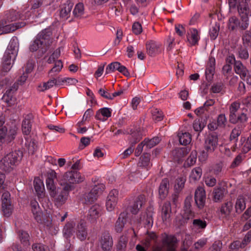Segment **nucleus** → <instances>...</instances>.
I'll return each mask as SVG.
<instances>
[{"mask_svg":"<svg viewBox=\"0 0 251 251\" xmlns=\"http://www.w3.org/2000/svg\"><path fill=\"white\" fill-rule=\"evenodd\" d=\"M42 5V2L39 1H36L32 6L31 10L32 12L33 13L34 15L32 16V18L34 19V18H37L39 16V15L42 13L41 10L39 9V8Z\"/></svg>","mask_w":251,"mask_h":251,"instance_id":"nucleus-41","label":"nucleus"},{"mask_svg":"<svg viewBox=\"0 0 251 251\" xmlns=\"http://www.w3.org/2000/svg\"><path fill=\"white\" fill-rule=\"evenodd\" d=\"M206 226V223L204 220L198 219H195L193 222L192 228L196 232H200L204 229Z\"/></svg>","mask_w":251,"mask_h":251,"instance_id":"nucleus-29","label":"nucleus"},{"mask_svg":"<svg viewBox=\"0 0 251 251\" xmlns=\"http://www.w3.org/2000/svg\"><path fill=\"white\" fill-rule=\"evenodd\" d=\"M31 129V122L29 119H25L22 123V131L25 135H28Z\"/></svg>","mask_w":251,"mask_h":251,"instance_id":"nucleus-40","label":"nucleus"},{"mask_svg":"<svg viewBox=\"0 0 251 251\" xmlns=\"http://www.w3.org/2000/svg\"><path fill=\"white\" fill-rule=\"evenodd\" d=\"M53 63H54V65L49 72V74L51 75H55L59 73L63 66V63L61 60H56Z\"/></svg>","mask_w":251,"mask_h":251,"instance_id":"nucleus-37","label":"nucleus"},{"mask_svg":"<svg viewBox=\"0 0 251 251\" xmlns=\"http://www.w3.org/2000/svg\"><path fill=\"white\" fill-rule=\"evenodd\" d=\"M104 189L102 184L96 185L90 191L85 193L82 196V200L88 204L96 201Z\"/></svg>","mask_w":251,"mask_h":251,"instance_id":"nucleus-10","label":"nucleus"},{"mask_svg":"<svg viewBox=\"0 0 251 251\" xmlns=\"http://www.w3.org/2000/svg\"><path fill=\"white\" fill-rule=\"evenodd\" d=\"M25 145L28 153L30 154H34L38 149V143L34 139H31L29 141L27 140Z\"/></svg>","mask_w":251,"mask_h":251,"instance_id":"nucleus-33","label":"nucleus"},{"mask_svg":"<svg viewBox=\"0 0 251 251\" xmlns=\"http://www.w3.org/2000/svg\"><path fill=\"white\" fill-rule=\"evenodd\" d=\"M232 207V203L230 201L222 205L220 209V217L222 218H227L230 214Z\"/></svg>","mask_w":251,"mask_h":251,"instance_id":"nucleus-28","label":"nucleus"},{"mask_svg":"<svg viewBox=\"0 0 251 251\" xmlns=\"http://www.w3.org/2000/svg\"><path fill=\"white\" fill-rule=\"evenodd\" d=\"M84 177L82 176L79 172L75 171L66 172L63 176V179L60 181V184L62 186H65L67 184L72 185L82 182Z\"/></svg>","mask_w":251,"mask_h":251,"instance_id":"nucleus-7","label":"nucleus"},{"mask_svg":"<svg viewBox=\"0 0 251 251\" xmlns=\"http://www.w3.org/2000/svg\"><path fill=\"white\" fill-rule=\"evenodd\" d=\"M140 172V170H138L137 172H133L130 173L128 175V179L131 181L135 182L138 181L139 178H142L143 177H145V176H139V173Z\"/></svg>","mask_w":251,"mask_h":251,"instance_id":"nucleus-56","label":"nucleus"},{"mask_svg":"<svg viewBox=\"0 0 251 251\" xmlns=\"http://www.w3.org/2000/svg\"><path fill=\"white\" fill-rule=\"evenodd\" d=\"M169 182L167 178L163 179L159 187V194L161 199H164L168 193Z\"/></svg>","mask_w":251,"mask_h":251,"instance_id":"nucleus-26","label":"nucleus"},{"mask_svg":"<svg viewBox=\"0 0 251 251\" xmlns=\"http://www.w3.org/2000/svg\"><path fill=\"white\" fill-rule=\"evenodd\" d=\"M100 244L103 251H109L113 246L112 237L109 234H103L100 240Z\"/></svg>","mask_w":251,"mask_h":251,"instance_id":"nucleus-20","label":"nucleus"},{"mask_svg":"<svg viewBox=\"0 0 251 251\" xmlns=\"http://www.w3.org/2000/svg\"><path fill=\"white\" fill-rule=\"evenodd\" d=\"M205 183L208 187H213L216 183V179L212 176H208L205 178Z\"/></svg>","mask_w":251,"mask_h":251,"instance_id":"nucleus-63","label":"nucleus"},{"mask_svg":"<svg viewBox=\"0 0 251 251\" xmlns=\"http://www.w3.org/2000/svg\"><path fill=\"white\" fill-rule=\"evenodd\" d=\"M112 110L107 107L99 109L96 114L95 118L100 121L104 122L111 116Z\"/></svg>","mask_w":251,"mask_h":251,"instance_id":"nucleus-22","label":"nucleus"},{"mask_svg":"<svg viewBox=\"0 0 251 251\" xmlns=\"http://www.w3.org/2000/svg\"><path fill=\"white\" fill-rule=\"evenodd\" d=\"M179 140L181 145H186L191 141V135L189 133H183L179 136Z\"/></svg>","mask_w":251,"mask_h":251,"instance_id":"nucleus-46","label":"nucleus"},{"mask_svg":"<svg viewBox=\"0 0 251 251\" xmlns=\"http://www.w3.org/2000/svg\"><path fill=\"white\" fill-rule=\"evenodd\" d=\"M243 44L246 47H251V32L246 31L242 36Z\"/></svg>","mask_w":251,"mask_h":251,"instance_id":"nucleus-44","label":"nucleus"},{"mask_svg":"<svg viewBox=\"0 0 251 251\" xmlns=\"http://www.w3.org/2000/svg\"><path fill=\"white\" fill-rule=\"evenodd\" d=\"M242 150L244 152H247L251 150V135L247 139L246 142L243 145Z\"/></svg>","mask_w":251,"mask_h":251,"instance_id":"nucleus-64","label":"nucleus"},{"mask_svg":"<svg viewBox=\"0 0 251 251\" xmlns=\"http://www.w3.org/2000/svg\"><path fill=\"white\" fill-rule=\"evenodd\" d=\"M218 143V136L215 135H210L205 140L204 149L208 152H213L216 149Z\"/></svg>","mask_w":251,"mask_h":251,"instance_id":"nucleus-15","label":"nucleus"},{"mask_svg":"<svg viewBox=\"0 0 251 251\" xmlns=\"http://www.w3.org/2000/svg\"><path fill=\"white\" fill-rule=\"evenodd\" d=\"M17 133V128L15 127L9 130L8 133H6L7 142H11L14 138Z\"/></svg>","mask_w":251,"mask_h":251,"instance_id":"nucleus-62","label":"nucleus"},{"mask_svg":"<svg viewBox=\"0 0 251 251\" xmlns=\"http://www.w3.org/2000/svg\"><path fill=\"white\" fill-rule=\"evenodd\" d=\"M200 39L199 32L196 28H190L188 31L187 40L191 46H195L198 44Z\"/></svg>","mask_w":251,"mask_h":251,"instance_id":"nucleus-19","label":"nucleus"},{"mask_svg":"<svg viewBox=\"0 0 251 251\" xmlns=\"http://www.w3.org/2000/svg\"><path fill=\"white\" fill-rule=\"evenodd\" d=\"M101 214V207L99 204H95L89 209L88 218L92 223L95 222Z\"/></svg>","mask_w":251,"mask_h":251,"instance_id":"nucleus-18","label":"nucleus"},{"mask_svg":"<svg viewBox=\"0 0 251 251\" xmlns=\"http://www.w3.org/2000/svg\"><path fill=\"white\" fill-rule=\"evenodd\" d=\"M29 18L26 16L25 18H23L17 11L14 10L6 11L3 20L0 21V35L13 32L19 28L24 27L26 24L25 22L11 24H8L7 23L15 21L19 19L24 20Z\"/></svg>","mask_w":251,"mask_h":251,"instance_id":"nucleus-2","label":"nucleus"},{"mask_svg":"<svg viewBox=\"0 0 251 251\" xmlns=\"http://www.w3.org/2000/svg\"><path fill=\"white\" fill-rule=\"evenodd\" d=\"M119 191L116 189L112 190L108 194L106 201V208L108 211H113L118 201Z\"/></svg>","mask_w":251,"mask_h":251,"instance_id":"nucleus-12","label":"nucleus"},{"mask_svg":"<svg viewBox=\"0 0 251 251\" xmlns=\"http://www.w3.org/2000/svg\"><path fill=\"white\" fill-rule=\"evenodd\" d=\"M84 13V7L83 3L79 2L75 5V8L73 11L74 17L76 18H80Z\"/></svg>","mask_w":251,"mask_h":251,"instance_id":"nucleus-34","label":"nucleus"},{"mask_svg":"<svg viewBox=\"0 0 251 251\" xmlns=\"http://www.w3.org/2000/svg\"><path fill=\"white\" fill-rule=\"evenodd\" d=\"M235 207L236 212L238 213H241L246 208V203L244 198L242 196H239L236 200Z\"/></svg>","mask_w":251,"mask_h":251,"instance_id":"nucleus-32","label":"nucleus"},{"mask_svg":"<svg viewBox=\"0 0 251 251\" xmlns=\"http://www.w3.org/2000/svg\"><path fill=\"white\" fill-rule=\"evenodd\" d=\"M157 236L154 232H148L147 236L146 238V241L144 243V245L146 247H149L150 245V242L151 241H155Z\"/></svg>","mask_w":251,"mask_h":251,"instance_id":"nucleus-55","label":"nucleus"},{"mask_svg":"<svg viewBox=\"0 0 251 251\" xmlns=\"http://www.w3.org/2000/svg\"><path fill=\"white\" fill-rule=\"evenodd\" d=\"M151 113L153 120L156 122L160 121L163 119V115L162 111L160 110L153 108L151 110Z\"/></svg>","mask_w":251,"mask_h":251,"instance_id":"nucleus-45","label":"nucleus"},{"mask_svg":"<svg viewBox=\"0 0 251 251\" xmlns=\"http://www.w3.org/2000/svg\"><path fill=\"white\" fill-rule=\"evenodd\" d=\"M215 58L212 57H210L205 70V75L207 79H211L213 75L215 72Z\"/></svg>","mask_w":251,"mask_h":251,"instance_id":"nucleus-25","label":"nucleus"},{"mask_svg":"<svg viewBox=\"0 0 251 251\" xmlns=\"http://www.w3.org/2000/svg\"><path fill=\"white\" fill-rule=\"evenodd\" d=\"M74 189V187L72 185L67 184L62 189L58 188L54 196L50 197L53 198L54 203L57 207L61 206L67 201L69 192Z\"/></svg>","mask_w":251,"mask_h":251,"instance_id":"nucleus-6","label":"nucleus"},{"mask_svg":"<svg viewBox=\"0 0 251 251\" xmlns=\"http://www.w3.org/2000/svg\"><path fill=\"white\" fill-rule=\"evenodd\" d=\"M61 85L66 83L69 85L75 84L77 82V80L75 78L66 77L64 78H60Z\"/></svg>","mask_w":251,"mask_h":251,"instance_id":"nucleus-61","label":"nucleus"},{"mask_svg":"<svg viewBox=\"0 0 251 251\" xmlns=\"http://www.w3.org/2000/svg\"><path fill=\"white\" fill-rule=\"evenodd\" d=\"M238 13L241 20L238 17L232 16L228 18L227 27L230 31H237L238 29L246 30L249 25V17L251 16V12L249 7H239Z\"/></svg>","mask_w":251,"mask_h":251,"instance_id":"nucleus-3","label":"nucleus"},{"mask_svg":"<svg viewBox=\"0 0 251 251\" xmlns=\"http://www.w3.org/2000/svg\"><path fill=\"white\" fill-rule=\"evenodd\" d=\"M121 64L118 62H115L110 63L106 68V73L109 74L115 70L118 71Z\"/></svg>","mask_w":251,"mask_h":251,"instance_id":"nucleus-51","label":"nucleus"},{"mask_svg":"<svg viewBox=\"0 0 251 251\" xmlns=\"http://www.w3.org/2000/svg\"><path fill=\"white\" fill-rule=\"evenodd\" d=\"M139 165L140 167L146 168L147 170L151 168V164L150 162L149 155L148 153L144 154L140 157Z\"/></svg>","mask_w":251,"mask_h":251,"instance_id":"nucleus-31","label":"nucleus"},{"mask_svg":"<svg viewBox=\"0 0 251 251\" xmlns=\"http://www.w3.org/2000/svg\"><path fill=\"white\" fill-rule=\"evenodd\" d=\"M127 241L128 239L126 236H121L117 245V251H126Z\"/></svg>","mask_w":251,"mask_h":251,"instance_id":"nucleus-39","label":"nucleus"},{"mask_svg":"<svg viewBox=\"0 0 251 251\" xmlns=\"http://www.w3.org/2000/svg\"><path fill=\"white\" fill-rule=\"evenodd\" d=\"M22 158V152L20 151H13L5 156L0 161V173L10 172Z\"/></svg>","mask_w":251,"mask_h":251,"instance_id":"nucleus-5","label":"nucleus"},{"mask_svg":"<svg viewBox=\"0 0 251 251\" xmlns=\"http://www.w3.org/2000/svg\"><path fill=\"white\" fill-rule=\"evenodd\" d=\"M126 214L124 213H121L118 220L116 222L115 225V229L117 232H120L123 228L125 225L124 218Z\"/></svg>","mask_w":251,"mask_h":251,"instance_id":"nucleus-43","label":"nucleus"},{"mask_svg":"<svg viewBox=\"0 0 251 251\" xmlns=\"http://www.w3.org/2000/svg\"><path fill=\"white\" fill-rule=\"evenodd\" d=\"M145 202L144 195H139L135 200L134 203L131 206V212L133 214H137Z\"/></svg>","mask_w":251,"mask_h":251,"instance_id":"nucleus-24","label":"nucleus"},{"mask_svg":"<svg viewBox=\"0 0 251 251\" xmlns=\"http://www.w3.org/2000/svg\"><path fill=\"white\" fill-rule=\"evenodd\" d=\"M240 105V103L237 102H234L230 105L229 121L232 123L235 124L239 121L244 122L247 120L246 115L243 113L241 114L238 113Z\"/></svg>","mask_w":251,"mask_h":251,"instance_id":"nucleus-8","label":"nucleus"},{"mask_svg":"<svg viewBox=\"0 0 251 251\" xmlns=\"http://www.w3.org/2000/svg\"><path fill=\"white\" fill-rule=\"evenodd\" d=\"M194 217V214L189 208H187L184 211L182 214V218L185 222L192 219Z\"/></svg>","mask_w":251,"mask_h":251,"instance_id":"nucleus-60","label":"nucleus"},{"mask_svg":"<svg viewBox=\"0 0 251 251\" xmlns=\"http://www.w3.org/2000/svg\"><path fill=\"white\" fill-rule=\"evenodd\" d=\"M171 206L170 204H164L162 208V217L163 221H167L170 217Z\"/></svg>","mask_w":251,"mask_h":251,"instance_id":"nucleus-36","label":"nucleus"},{"mask_svg":"<svg viewBox=\"0 0 251 251\" xmlns=\"http://www.w3.org/2000/svg\"><path fill=\"white\" fill-rule=\"evenodd\" d=\"M73 6V4L70 1L63 4L59 12L60 17L63 20H67L70 16Z\"/></svg>","mask_w":251,"mask_h":251,"instance_id":"nucleus-21","label":"nucleus"},{"mask_svg":"<svg viewBox=\"0 0 251 251\" xmlns=\"http://www.w3.org/2000/svg\"><path fill=\"white\" fill-rule=\"evenodd\" d=\"M234 70L236 74L241 76L246 75L247 70L240 61H236L234 64Z\"/></svg>","mask_w":251,"mask_h":251,"instance_id":"nucleus-35","label":"nucleus"},{"mask_svg":"<svg viewBox=\"0 0 251 251\" xmlns=\"http://www.w3.org/2000/svg\"><path fill=\"white\" fill-rule=\"evenodd\" d=\"M160 141V139L158 137H154L151 140H145L144 141V144L147 147L151 149L158 144Z\"/></svg>","mask_w":251,"mask_h":251,"instance_id":"nucleus-49","label":"nucleus"},{"mask_svg":"<svg viewBox=\"0 0 251 251\" xmlns=\"http://www.w3.org/2000/svg\"><path fill=\"white\" fill-rule=\"evenodd\" d=\"M229 7L230 9H235L237 8L239 9V7L242 5L243 7H249L243 1H241L240 0H228Z\"/></svg>","mask_w":251,"mask_h":251,"instance_id":"nucleus-42","label":"nucleus"},{"mask_svg":"<svg viewBox=\"0 0 251 251\" xmlns=\"http://www.w3.org/2000/svg\"><path fill=\"white\" fill-rule=\"evenodd\" d=\"M52 43L51 32L49 29H45L39 32L31 42L29 50L42 55L49 50Z\"/></svg>","mask_w":251,"mask_h":251,"instance_id":"nucleus-1","label":"nucleus"},{"mask_svg":"<svg viewBox=\"0 0 251 251\" xmlns=\"http://www.w3.org/2000/svg\"><path fill=\"white\" fill-rule=\"evenodd\" d=\"M197 160V153L195 151L191 152L189 156L186 160V163L188 166H192L194 165Z\"/></svg>","mask_w":251,"mask_h":251,"instance_id":"nucleus-57","label":"nucleus"},{"mask_svg":"<svg viewBox=\"0 0 251 251\" xmlns=\"http://www.w3.org/2000/svg\"><path fill=\"white\" fill-rule=\"evenodd\" d=\"M147 53L151 56H155L160 53L162 50L161 44L155 41H148L146 45Z\"/></svg>","mask_w":251,"mask_h":251,"instance_id":"nucleus-11","label":"nucleus"},{"mask_svg":"<svg viewBox=\"0 0 251 251\" xmlns=\"http://www.w3.org/2000/svg\"><path fill=\"white\" fill-rule=\"evenodd\" d=\"M75 224L74 222L68 223L63 229V233L67 237L70 236L74 232Z\"/></svg>","mask_w":251,"mask_h":251,"instance_id":"nucleus-47","label":"nucleus"},{"mask_svg":"<svg viewBox=\"0 0 251 251\" xmlns=\"http://www.w3.org/2000/svg\"><path fill=\"white\" fill-rule=\"evenodd\" d=\"M10 196V194L7 192H4L2 195V208L4 215L6 217H9L12 214L13 211Z\"/></svg>","mask_w":251,"mask_h":251,"instance_id":"nucleus-14","label":"nucleus"},{"mask_svg":"<svg viewBox=\"0 0 251 251\" xmlns=\"http://www.w3.org/2000/svg\"><path fill=\"white\" fill-rule=\"evenodd\" d=\"M77 237L81 241L86 239L87 236V232L86 229L83 226L82 224L78 225L77 226Z\"/></svg>","mask_w":251,"mask_h":251,"instance_id":"nucleus-48","label":"nucleus"},{"mask_svg":"<svg viewBox=\"0 0 251 251\" xmlns=\"http://www.w3.org/2000/svg\"><path fill=\"white\" fill-rule=\"evenodd\" d=\"M132 30L134 34L136 35L140 34L142 31V27L139 22H135L133 24Z\"/></svg>","mask_w":251,"mask_h":251,"instance_id":"nucleus-59","label":"nucleus"},{"mask_svg":"<svg viewBox=\"0 0 251 251\" xmlns=\"http://www.w3.org/2000/svg\"><path fill=\"white\" fill-rule=\"evenodd\" d=\"M19 238L21 240V241L25 245H28V238L29 235L28 234L24 231H22L19 233Z\"/></svg>","mask_w":251,"mask_h":251,"instance_id":"nucleus-58","label":"nucleus"},{"mask_svg":"<svg viewBox=\"0 0 251 251\" xmlns=\"http://www.w3.org/2000/svg\"><path fill=\"white\" fill-rule=\"evenodd\" d=\"M61 85L60 78L52 79L49 80L47 82H44L42 84L38 86V90L40 91H44L52 88L53 86H60Z\"/></svg>","mask_w":251,"mask_h":251,"instance_id":"nucleus-23","label":"nucleus"},{"mask_svg":"<svg viewBox=\"0 0 251 251\" xmlns=\"http://www.w3.org/2000/svg\"><path fill=\"white\" fill-rule=\"evenodd\" d=\"M56 177V173L53 171H51L50 173V176L47 178L46 181L47 188L50 196H54L55 191L57 190L54 182V179Z\"/></svg>","mask_w":251,"mask_h":251,"instance_id":"nucleus-16","label":"nucleus"},{"mask_svg":"<svg viewBox=\"0 0 251 251\" xmlns=\"http://www.w3.org/2000/svg\"><path fill=\"white\" fill-rule=\"evenodd\" d=\"M17 90V86H12L7 90L3 95L2 100L4 102L7 103L8 106H14L17 103V99L14 95V93Z\"/></svg>","mask_w":251,"mask_h":251,"instance_id":"nucleus-13","label":"nucleus"},{"mask_svg":"<svg viewBox=\"0 0 251 251\" xmlns=\"http://www.w3.org/2000/svg\"><path fill=\"white\" fill-rule=\"evenodd\" d=\"M177 240L176 237L166 234L163 235L162 247H157L153 251H174Z\"/></svg>","mask_w":251,"mask_h":251,"instance_id":"nucleus-9","label":"nucleus"},{"mask_svg":"<svg viewBox=\"0 0 251 251\" xmlns=\"http://www.w3.org/2000/svg\"><path fill=\"white\" fill-rule=\"evenodd\" d=\"M31 211L35 218L37 220L40 216L41 210L38 202L35 200H32L30 202Z\"/></svg>","mask_w":251,"mask_h":251,"instance_id":"nucleus-38","label":"nucleus"},{"mask_svg":"<svg viewBox=\"0 0 251 251\" xmlns=\"http://www.w3.org/2000/svg\"><path fill=\"white\" fill-rule=\"evenodd\" d=\"M34 186L35 190L40 198L45 195V188L43 181L38 177L35 178L34 180Z\"/></svg>","mask_w":251,"mask_h":251,"instance_id":"nucleus-27","label":"nucleus"},{"mask_svg":"<svg viewBox=\"0 0 251 251\" xmlns=\"http://www.w3.org/2000/svg\"><path fill=\"white\" fill-rule=\"evenodd\" d=\"M7 132V130L5 127L0 128V146H2L4 143L7 142L6 137Z\"/></svg>","mask_w":251,"mask_h":251,"instance_id":"nucleus-54","label":"nucleus"},{"mask_svg":"<svg viewBox=\"0 0 251 251\" xmlns=\"http://www.w3.org/2000/svg\"><path fill=\"white\" fill-rule=\"evenodd\" d=\"M224 196V191L221 188H215L214 190V200L217 202L221 200Z\"/></svg>","mask_w":251,"mask_h":251,"instance_id":"nucleus-50","label":"nucleus"},{"mask_svg":"<svg viewBox=\"0 0 251 251\" xmlns=\"http://www.w3.org/2000/svg\"><path fill=\"white\" fill-rule=\"evenodd\" d=\"M205 198V192L203 188L201 187H198L195 191V200L199 208H201L203 207Z\"/></svg>","mask_w":251,"mask_h":251,"instance_id":"nucleus-17","label":"nucleus"},{"mask_svg":"<svg viewBox=\"0 0 251 251\" xmlns=\"http://www.w3.org/2000/svg\"><path fill=\"white\" fill-rule=\"evenodd\" d=\"M202 175V169L200 167H196L193 169L190 175L189 179L192 183H195L198 181Z\"/></svg>","mask_w":251,"mask_h":251,"instance_id":"nucleus-30","label":"nucleus"},{"mask_svg":"<svg viewBox=\"0 0 251 251\" xmlns=\"http://www.w3.org/2000/svg\"><path fill=\"white\" fill-rule=\"evenodd\" d=\"M18 48V39L14 37L10 41L3 57L2 71L3 72H7L11 69L13 62L17 55Z\"/></svg>","mask_w":251,"mask_h":251,"instance_id":"nucleus-4","label":"nucleus"},{"mask_svg":"<svg viewBox=\"0 0 251 251\" xmlns=\"http://www.w3.org/2000/svg\"><path fill=\"white\" fill-rule=\"evenodd\" d=\"M60 48L56 49L48 58V63L51 64L55 62L56 60L60 56Z\"/></svg>","mask_w":251,"mask_h":251,"instance_id":"nucleus-52","label":"nucleus"},{"mask_svg":"<svg viewBox=\"0 0 251 251\" xmlns=\"http://www.w3.org/2000/svg\"><path fill=\"white\" fill-rule=\"evenodd\" d=\"M219 31V26L216 25L212 26L209 30V35L212 40H215L217 37Z\"/></svg>","mask_w":251,"mask_h":251,"instance_id":"nucleus-53","label":"nucleus"}]
</instances>
